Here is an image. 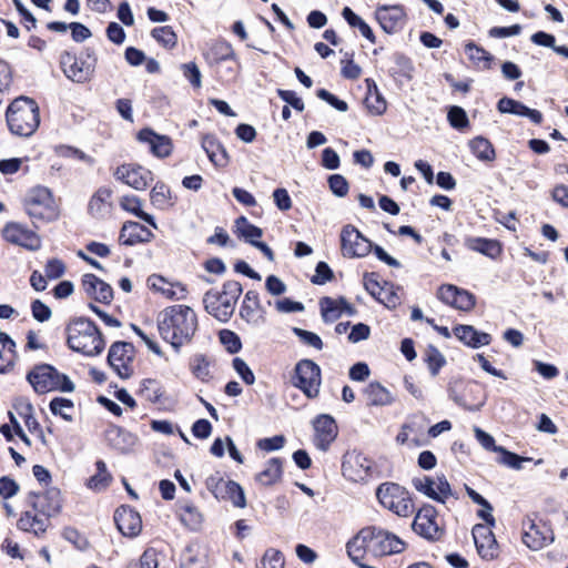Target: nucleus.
Listing matches in <instances>:
<instances>
[{
	"instance_id": "14",
	"label": "nucleus",
	"mask_w": 568,
	"mask_h": 568,
	"mask_svg": "<svg viewBox=\"0 0 568 568\" xmlns=\"http://www.w3.org/2000/svg\"><path fill=\"white\" fill-rule=\"evenodd\" d=\"M412 483L417 491L438 503L444 504L453 496L450 485L444 475H437L435 478L428 476L416 477Z\"/></svg>"
},
{
	"instance_id": "55",
	"label": "nucleus",
	"mask_w": 568,
	"mask_h": 568,
	"mask_svg": "<svg viewBox=\"0 0 568 568\" xmlns=\"http://www.w3.org/2000/svg\"><path fill=\"white\" fill-rule=\"evenodd\" d=\"M426 362L433 376H436L439 369L445 365L444 355L435 347H429L426 353Z\"/></svg>"
},
{
	"instance_id": "11",
	"label": "nucleus",
	"mask_w": 568,
	"mask_h": 568,
	"mask_svg": "<svg viewBox=\"0 0 568 568\" xmlns=\"http://www.w3.org/2000/svg\"><path fill=\"white\" fill-rule=\"evenodd\" d=\"M523 529L524 544L535 551L547 547L555 539L554 530L548 523L530 516L524 519Z\"/></svg>"
},
{
	"instance_id": "54",
	"label": "nucleus",
	"mask_w": 568,
	"mask_h": 568,
	"mask_svg": "<svg viewBox=\"0 0 568 568\" xmlns=\"http://www.w3.org/2000/svg\"><path fill=\"white\" fill-rule=\"evenodd\" d=\"M498 453L501 455L499 458L500 464H504L517 470L521 469L523 463L531 460V458L529 457L518 456L517 454L511 453L504 447H501V450H499Z\"/></svg>"
},
{
	"instance_id": "39",
	"label": "nucleus",
	"mask_w": 568,
	"mask_h": 568,
	"mask_svg": "<svg viewBox=\"0 0 568 568\" xmlns=\"http://www.w3.org/2000/svg\"><path fill=\"white\" fill-rule=\"evenodd\" d=\"M150 201L156 209L165 210L173 206L172 192L163 182H158L150 192Z\"/></svg>"
},
{
	"instance_id": "33",
	"label": "nucleus",
	"mask_w": 568,
	"mask_h": 568,
	"mask_svg": "<svg viewBox=\"0 0 568 568\" xmlns=\"http://www.w3.org/2000/svg\"><path fill=\"white\" fill-rule=\"evenodd\" d=\"M367 93L365 97V105L371 114L382 115L387 109V103L379 92L376 83L372 79H366Z\"/></svg>"
},
{
	"instance_id": "28",
	"label": "nucleus",
	"mask_w": 568,
	"mask_h": 568,
	"mask_svg": "<svg viewBox=\"0 0 568 568\" xmlns=\"http://www.w3.org/2000/svg\"><path fill=\"white\" fill-rule=\"evenodd\" d=\"M140 142L149 145L150 151L158 158H166L172 152L171 139L166 135L156 134L150 129H143L138 133Z\"/></svg>"
},
{
	"instance_id": "38",
	"label": "nucleus",
	"mask_w": 568,
	"mask_h": 568,
	"mask_svg": "<svg viewBox=\"0 0 568 568\" xmlns=\"http://www.w3.org/2000/svg\"><path fill=\"white\" fill-rule=\"evenodd\" d=\"M204 55L210 64H217L229 59H235L232 45L225 41L215 42Z\"/></svg>"
},
{
	"instance_id": "50",
	"label": "nucleus",
	"mask_w": 568,
	"mask_h": 568,
	"mask_svg": "<svg viewBox=\"0 0 568 568\" xmlns=\"http://www.w3.org/2000/svg\"><path fill=\"white\" fill-rule=\"evenodd\" d=\"M97 474L89 479V487L91 489L101 490L104 489L111 481V476L106 470L104 462H97Z\"/></svg>"
},
{
	"instance_id": "44",
	"label": "nucleus",
	"mask_w": 568,
	"mask_h": 568,
	"mask_svg": "<svg viewBox=\"0 0 568 568\" xmlns=\"http://www.w3.org/2000/svg\"><path fill=\"white\" fill-rule=\"evenodd\" d=\"M342 16L351 27L357 28L361 34L369 42H376L375 34L371 27L359 16L354 13L351 8L345 7L342 11Z\"/></svg>"
},
{
	"instance_id": "3",
	"label": "nucleus",
	"mask_w": 568,
	"mask_h": 568,
	"mask_svg": "<svg viewBox=\"0 0 568 568\" xmlns=\"http://www.w3.org/2000/svg\"><path fill=\"white\" fill-rule=\"evenodd\" d=\"M69 347L87 356L99 355L104 348V341L93 322L79 317L67 326Z\"/></svg>"
},
{
	"instance_id": "53",
	"label": "nucleus",
	"mask_w": 568,
	"mask_h": 568,
	"mask_svg": "<svg viewBox=\"0 0 568 568\" xmlns=\"http://www.w3.org/2000/svg\"><path fill=\"white\" fill-rule=\"evenodd\" d=\"M152 37L165 48H173L178 38L173 29L169 26L159 27L152 30Z\"/></svg>"
},
{
	"instance_id": "15",
	"label": "nucleus",
	"mask_w": 568,
	"mask_h": 568,
	"mask_svg": "<svg viewBox=\"0 0 568 568\" xmlns=\"http://www.w3.org/2000/svg\"><path fill=\"white\" fill-rule=\"evenodd\" d=\"M114 178L136 191H144L154 180L153 173L135 163L122 164L114 171Z\"/></svg>"
},
{
	"instance_id": "63",
	"label": "nucleus",
	"mask_w": 568,
	"mask_h": 568,
	"mask_svg": "<svg viewBox=\"0 0 568 568\" xmlns=\"http://www.w3.org/2000/svg\"><path fill=\"white\" fill-rule=\"evenodd\" d=\"M293 332L304 344L318 351L323 348V342L317 334L298 327H294Z\"/></svg>"
},
{
	"instance_id": "40",
	"label": "nucleus",
	"mask_w": 568,
	"mask_h": 568,
	"mask_svg": "<svg viewBox=\"0 0 568 568\" xmlns=\"http://www.w3.org/2000/svg\"><path fill=\"white\" fill-rule=\"evenodd\" d=\"M465 52L468 59L478 68L490 69V63L494 57L485 49L478 47L474 42H468L465 45Z\"/></svg>"
},
{
	"instance_id": "61",
	"label": "nucleus",
	"mask_w": 568,
	"mask_h": 568,
	"mask_svg": "<svg viewBox=\"0 0 568 568\" xmlns=\"http://www.w3.org/2000/svg\"><path fill=\"white\" fill-rule=\"evenodd\" d=\"M183 75L194 88H201L202 74L195 62H187L181 67Z\"/></svg>"
},
{
	"instance_id": "5",
	"label": "nucleus",
	"mask_w": 568,
	"mask_h": 568,
	"mask_svg": "<svg viewBox=\"0 0 568 568\" xmlns=\"http://www.w3.org/2000/svg\"><path fill=\"white\" fill-rule=\"evenodd\" d=\"M7 123L16 135H32L40 123L39 106L36 101L26 97L16 99L7 110Z\"/></svg>"
},
{
	"instance_id": "34",
	"label": "nucleus",
	"mask_w": 568,
	"mask_h": 568,
	"mask_svg": "<svg viewBox=\"0 0 568 568\" xmlns=\"http://www.w3.org/2000/svg\"><path fill=\"white\" fill-rule=\"evenodd\" d=\"M364 394L367 398V403L371 406H387L394 402L392 393L377 382L369 383Z\"/></svg>"
},
{
	"instance_id": "47",
	"label": "nucleus",
	"mask_w": 568,
	"mask_h": 568,
	"mask_svg": "<svg viewBox=\"0 0 568 568\" xmlns=\"http://www.w3.org/2000/svg\"><path fill=\"white\" fill-rule=\"evenodd\" d=\"M236 232L252 245L263 235L260 227L251 224L246 217L241 216L236 220Z\"/></svg>"
},
{
	"instance_id": "27",
	"label": "nucleus",
	"mask_w": 568,
	"mask_h": 568,
	"mask_svg": "<svg viewBox=\"0 0 568 568\" xmlns=\"http://www.w3.org/2000/svg\"><path fill=\"white\" fill-rule=\"evenodd\" d=\"M154 237L151 230L144 225L128 221L122 225L119 241L123 245L132 246L139 243H148Z\"/></svg>"
},
{
	"instance_id": "60",
	"label": "nucleus",
	"mask_w": 568,
	"mask_h": 568,
	"mask_svg": "<svg viewBox=\"0 0 568 568\" xmlns=\"http://www.w3.org/2000/svg\"><path fill=\"white\" fill-rule=\"evenodd\" d=\"M57 153L62 158L75 159V160L82 161L88 164L93 163V159L90 155L85 154L83 151H81L77 148H73V146L61 145V146L57 148Z\"/></svg>"
},
{
	"instance_id": "9",
	"label": "nucleus",
	"mask_w": 568,
	"mask_h": 568,
	"mask_svg": "<svg viewBox=\"0 0 568 568\" xmlns=\"http://www.w3.org/2000/svg\"><path fill=\"white\" fill-rule=\"evenodd\" d=\"M292 384L301 389L307 398H316L322 384L320 366L311 359L300 361L294 368Z\"/></svg>"
},
{
	"instance_id": "48",
	"label": "nucleus",
	"mask_w": 568,
	"mask_h": 568,
	"mask_svg": "<svg viewBox=\"0 0 568 568\" xmlns=\"http://www.w3.org/2000/svg\"><path fill=\"white\" fill-rule=\"evenodd\" d=\"M223 494H225V496L221 497L220 499H227L239 508H244L246 506L244 491L237 483L227 480L223 489Z\"/></svg>"
},
{
	"instance_id": "49",
	"label": "nucleus",
	"mask_w": 568,
	"mask_h": 568,
	"mask_svg": "<svg viewBox=\"0 0 568 568\" xmlns=\"http://www.w3.org/2000/svg\"><path fill=\"white\" fill-rule=\"evenodd\" d=\"M364 285L365 288L372 294L373 296L377 297L381 302H383L386 306H395L397 304V297L395 295H392L387 301H384L381 295L384 291L383 287H381L379 283L376 280V275L374 273L366 274L364 276Z\"/></svg>"
},
{
	"instance_id": "29",
	"label": "nucleus",
	"mask_w": 568,
	"mask_h": 568,
	"mask_svg": "<svg viewBox=\"0 0 568 568\" xmlns=\"http://www.w3.org/2000/svg\"><path fill=\"white\" fill-rule=\"evenodd\" d=\"M453 333L464 345L471 348H479L491 342L488 333L479 332L471 325H457L453 328Z\"/></svg>"
},
{
	"instance_id": "51",
	"label": "nucleus",
	"mask_w": 568,
	"mask_h": 568,
	"mask_svg": "<svg viewBox=\"0 0 568 568\" xmlns=\"http://www.w3.org/2000/svg\"><path fill=\"white\" fill-rule=\"evenodd\" d=\"M260 568H285V558L281 550L268 548L265 550Z\"/></svg>"
},
{
	"instance_id": "17",
	"label": "nucleus",
	"mask_w": 568,
	"mask_h": 568,
	"mask_svg": "<svg viewBox=\"0 0 568 568\" xmlns=\"http://www.w3.org/2000/svg\"><path fill=\"white\" fill-rule=\"evenodd\" d=\"M373 467V462L364 454L352 452L344 456L342 470L343 475L353 481L365 480Z\"/></svg>"
},
{
	"instance_id": "52",
	"label": "nucleus",
	"mask_w": 568,
	"mask_h": 568,
	"mask_svg": "<svg viewBox=\"0 0 568 568\" xmlns=\"http://www.w3.org/2000/svg\"><path fill=\"white\" fill-rule=\"evenodd\" d=\"M73 409V403L70 399L55 397L50 402V410L53 415L61 416L64 420L71 422L70 412Z\"/></svg>"
},
{
	"instance_id": "64",
	"label": "nucleus",
	"mask_w": 568,
	"mask_h": 568,
	"mask_svg": "<svg viewBox=\"0 0 568 568\" xmlns=\"http://www.w3.org/2000/svg\"><path fill=\"white\" fill-rule=\"evenodd\" d=\"M474 306L475 296L468 291L460 288L459 293L456 296V302L453 304V307L464 312H469L470 310L474 308Z\"/></svg>"
},
{
	"instance_id": "37",
	"label": "nucleus",
	"mask_w": 568,
	"mask_h": 568,
	"mask_svg": "<svg viewBox=\"0 0 568 568\" xmlns=\"http://www.w3.org/2000/svg\"><path fill=\"white\" fill-rule=\"evenodd\" d=\"M18 525L22 530L32 531L36 535H39L47 530L48 517L44 514L26 511L19 519Z\"/></svg>"
},
{
	"instance_id": "45",
	"label": "nucleus",
	"mask_w": 568,
	"mask_h": 568,
	"mask_svg": "<svg viewBox=\"0 0 568 568\" xmlns=\"http://www.w3.org/2000/svg\"><path fill=\"white\" fill-rule=\"evenodd\" d=\"M211 364L212 362L207 356L196 354L191 359L190 369L197 379L207 382L212 378Z\"/></svg>"
},
{
	"instance_id": "1",
	"label": "nucleus",
	"mask_w": 568,
	"mask_h": 568,
	"mask_svg": "<svg viewBox=\"0 0 568 568\" xmlns=\"http://www.w3.org/2000/svg\"><path fill=\"white\" fill-rule=\"evenodd\" d=\"M405 547V542L396 535L376 527H365L347 542V552L353 561H358L366 554L374 557L389 556L402 552Z\"/></svg>"
},
{
	"instance_id": "22",
	"label": "nucleus",
	"mask_w": 568,
	"mask_h": 568,
	"mask_svg": "<svg viewBox=\"0 0 568 568\" xmlns=\"http://www.w3.org/2000/svg\"><path fill=\"white\" fill-rule=\"evenodd\" d=\"M473 538L479 556L484 559H493L498 554V545L491 528L477 524L473 528Z\"/></svg>"
},
{
	"instance_id": "24",
	"label": "nucleus",
	"mask_w": 568,
	"mask_h": 568,
	"mask_svg": "<svg viewBox=\"0 0 568 568\" xmlns=\"http://www.w3.org/2000/svg\"><path fill=\"white\" fill-rule=\"evenodd\" d=\"M321 314L326 323L337 321L343 314L354 315V307L343 297H323L320 301Z\"/></svg>"
},
{
	"instance_id": "20",
	"label": "nucleus",
	"mask_w": 568,
	"mask_h": 568,
	"mask_svg": "<svg viewBox=\"0 0 568 568\" xmlns=\"http://www.w3.org/2000/svg\"><path fill=\"white\" fill-rule=\"evenodd\" d=\"M313 428L315 446L323 452L327 450L337 436L335 419L331 415L321 414L314 418Z\"/></svg>"
},
{
	"instance_id": "18",
	"label": "nucleus",
	"mask_w": 568,
	"mask_h": 568,
	"mask_svg": "<svg viewBox=\"0 0 568 568\" xmlns=\"http://www.w3.org/2000/svg\"><path fill=\"white\" fill-rule=\"evenodd\" d=\"M412 526L416 534L426 539L436 540L442 536V530L437 523V513L433 506L420 508Z\"/></svg>"
},
{
	"instance_id": "36",
	"label": "nucleus",
	"mask_w": 568,
	"mask_h": 568,
	"mask_svg": "<svg viewBox=\"0 0 568 568\" xmlns=\"http://www.w3.org/2000/svg\"><path fill=\"white\" fill-rule=\"evenodd\" d=\"M120 206L124 211L130 212V213L134 214L135 216L140 217L141 220H143L145 223H148L153 229H158V224H156L154 217L151 214H149L142 210V201L138 196L123 195L120 199Z\"/></svg>"
},
{
	"instance_id": "58",
	"label": "nucleus",
	"mask_w": 568,
	"mask_h": 568,
	"mask_svg": "<svg viewBox=\"0 0 568 568\" xmlns=\"http://www.w3.org/2000/svg\"><path fill=\"white\" fill-rule=\"evenodd\" d=\"M449 124L455 129H464L468 125V118L465 110L460 106H452L447 114Z\"/></svg>"
},
{
	"instance_id": "42",
	"label": "nucleus",
	"mask_w": 568,
	"mask_h": 568,
	"mask_svg": "<svg viewBox=\"0 0 568 568\" xmlns=\"http://www.w3.org/2000/svg\"><path fill=\"white\" fill-rule=\"evenodd\" d=\"M282 476V463L278 458L270 459L265 468L257 474L256 480L265 486L275 484Z\"/></svg>"
},
{
	"instance_id": "41",
	"label": "nucleus",
	"mask_w": 568,
	"mask_h": 568,
	"mask_svg": "<svg viewBox=\"0 0 568 568\" xmlns=\"http://www.w3.org/2000/svg\"><path fill=\"white\" fill-rule=\"evenodd\" d=\"M474 155L484 162H491L496 158L493 144L485 138L477 136L469 142Z\"/></svg>"
},
{
	"instance_id": "7",
	"label": "nucleus",
	"mask_w": 568,
	"mask_h": 568,
	"mask_svg": "<svg viewBox=\"0 0 568 568\" xmlns=\"http://www.w3.org/2000/svg\"><path fill=\"white\" fill-rule=\"evenodd\" d=\"M27 381L38 394L50 392L72 393L74 390V384L71 379L49 364L34 366L27 374Z\"/></svg>"
},
{
	"instance_id": "31",
	"label": "nucleus",
	"mask_w": 568,
	"mask_h": 568,
	"mask_svg": "<svg viewBox=\"0 0 568 568\" xmlns=\"http://www.w3.org/2000/svg\"><path fill=\"white\" fill-rule=\"evenodd\" d=\"M14 408L18 415L23 419L29 432L33 433L42 444H45V437L40 424L33 414L32 404L27 399L20 398L14 404Z\"/></svg>"
},
{
	"instance_id": "8",
	"label": "nucleus",
	"mask_w": 568,
	"mask_h": 568,
	"mask_svg": "<svg viewBox=\"0 0 568 568\" xmlns=\"http://www.w3.org/2000/svg\"><path fill=\"white\" fill-rule=\"evenodd\" d=\"M376 496L383 507L400 517H408L414 511L409 493L398 484L384 483L379 485Z\"/></svg>"
},
{
	"instance_id": "2",
	"label": "nucleus",
	"mask_w": 568,
	"mask_h": 568,
	"mask_svg": "<svg viewBox=\"0 0 568 568\" xmlns=\"http://www.w3.org/2000/svg\"><path fill=\"white\" fill-rule=\"evenodd\" d=\"M158 328L162 338L174 348L189 343L197 329L195 312L186 305L165 307L158 316Z\"/></svg>"
},
{
	"instance_id": "6",
	"label": "nucleus",
	"mask_w": 568,
	"mask_h": 568,
	"mask_svg": "<svg viewBox=\"0 0 568 568\" xmlns=\"http://www.w3.org/2000/svg\"><path fill=\"white\" fill-rule=\"evenodd\" d=\"M242 293V286L236 281H227L222 290H211L205 293L203 303L206 312L221 322H226L233 315L235 305Z\"/></svg>"
},
{
	"instance_id": "59",
	"label": "nucleus",
	"mask_w": 568,
	"mask_h": 568,
	"mask_svg": "<svg viewBox=\"0 0 568 568\" xmlns=\"http://www.w3.org/2000/svg\"><path fill=\"white\" fill-rule=\"evenodd\" d=\"M463 383L462 382H458V381H455V382H450L449 383V386H448V395L449 397L456 403L458 404L459 406H463L465 407L466 409H469V410H478L484 403H479L477 405H470L467 403V400L458 394L457 392V388L459 386H462Z\"/></svg>"
},
{
	"instance_id": "25",
	"label": "nucleus",
	"mask_w": 568,
	"mask_h": 568,
	"mask_svg": "<svg viewBox=\"0 0 568 568\" xmlns=\"http://www.w3.org/2000/svg\"><path fill=\"white\" fill-rule=\"evenodd\" d=\"M240 316L246 323L254 326L264 322V310L257 292L247 291L245 293L240 308Z\"/></svg>"
},
{
	"instance_id": "23",
	"label": "nucleus",
	"mask_w": 568,
	"mask_h": 568,
	"mask_svg": "<svg viewBox=\"0 0 568 568\" xmlns=\"http://www.w3.org/2000/svg\"><path fill=\"white\" fill-rule=\"evenodd\" d=\"M146 284L150 290L161 294L168 300H184L186 297V287L180 282H170L161 275L152 274L148 277Z\"/></svg>"
},
{
	"instance_id": "35",
	"label": "nucleus",
	"mask_w": 568,
	"mask_h": 568,
	"mask_svg": "<svg viewBox=\"0 0 568 568\" xmlns=\"http://www.w3.org/2000/svg\"><path fill=\"white\" fill-rule=\"evenodd\" d=\"M466 246L475 252L486 255L490 258H496L501 253V245L496 240L484 237H470L466 240Z\"/></svg>"
},
{
	"instance_id": "46",
	"label": "nucleus",
	"mask_w": 568,
	"mask_h": 568,
	"mask_svg": "<svg viewBox=\"0 0 568 568\" xmlns=\"http://www.w3.org/2000/svg\"><path fill=\"white\" fill-rule=\"evenodd\" d=\"M181 521L192 530H197L203 521L202 514L192 504L182 505L180 508Z\"/></svg>"
},
{
	"instance_id": "4",
	"label": "nucleus",
	"mask_w": 568,
	"mask_h": 568,
	"mask_svg": "<svg viewBox=\"0 0 568 568\" xmlns=\"http://www.w3.org/2000/svg\"><path fill=\"white\" fill-rule=\"evenodd\" d=\"M339 237L341 252L344 257L362 258L374 250L379 261L393 267L400 266V263L392 257L383 247L378 245L373 246V243L352 224L343 226Z\"/></svg>"
},
{
	"instance_id": "21",
	"label": "nucleus",
	"mask_w": 568,
	"mask_h": 568,
	"mask_svg": "<svg viewBox=\"0 0 568 568\" xmlns=\"http://www.w3.org/2000/svg\"><path fill=\"white\" fill-rule=\"evenodd\" d=\"M114 520L119 531L129 538L136 537L142 530V519L138 511L128 506L116 509Z\"/></svg>"
},
{
	"instance_id": "12",
	"label": "nucleus",
	"mask_w": 568,
	"mask_h": 568,
	"mask_svg": "<svg viewBox=\"0 0 568 568\" xmlns=\"http://www.w3.org/2000/svg\"><path fill=\"white\" fill-rule=\"evenodd\" d=\"M134 346L126 342H115L111 345L108 363L116 375L123 379L134 374Z\"/></svg>"
},
{
	"instance_id": "43",
	"label": "nucleus",
	"mask_w": 568,
	"mask_h": 568,
	"mask_svg": "<svg viewBox=\"0 0 568 568\" xmlns=\"http://www.w3.org/2000/svg\"><path fill=\"white\" fill-rule=\"evenodd\" d=\"M108 438L112 445L119 450H130L136 444V437L121 428H113L109 430Z\"/></svg>"
},
{
	"instance_id": "32",
	"label": "nucleus",
	"mask_w": 568,
	"mask_h": 568,
	"mask_svg": "<svg viewBox=\"0 0 568 568\" xmlns=\"http://www.w3.org/2000/svg\"><path fill=\"white\" fill-rule=\"evenodd\" d=\"M202 148L210 161L215 166H225L229 163V155L225 148L213 135H205L202 139Z\"/></svg>"
},
{
	"instance_id": "26",
	"label": "nucleus",
	"mask_w": 568,
	"mask_h": 568,
	"mask_svg": "<svg viewBox=\"0 0 568 568\" xmlns=\"http://www.w3.org/2000/svg\"><path fill=\"white\" fill-rule=\"evenodd\" d=\"M82 287L88 296L98 302L109 304L113 300L112 287L93 274L83 275Z\"/></svg>"
},
{
	"instance_id": "16",
	"label": "nucleus",
	"mask_w": 568,
	"mask_h": 568,
	"mask_svg": "<svg viewBox=\"0 0 568 568\" xmlns=\"http://www.w3.org/2000/svg\"><path fill=\"white\" fill-rule=\"evenodd\" d=\"M2 235L7 242L30 251H36L41 246L38 234L20 223H7L2 230Z\"/></svg>"
},
{
	"instance_id": "62",
	"label": "nucleus",
	"mask_w": 568,
	"mask_h": 568,
	"mask_svg": "<svg viewBox=\"0 0 568 568\" xmlns=\"http://www.w3.org/2000/svg\"><path fill=\"white\" fill-rule=\"evenodd\" d=\"M226 483L227 480H224L222 476L216 473L206 478L205 486L216 499H220L221 497L225 496V494H223V489Z\"/></svg>"
},
{
	"instance_id": "10",
	"label": "nucleus",
	"mask_w": 568,
	"mask_h": 568,
	"mask_svg": "<svg viewBox=\"0 0 568 568\" xmlns=\"http://www.w3.org/2000/svg\"><path fill=\"white\" fill-rule=\"evenodd\" d=\"M26 210L32 219L54 220L58 216L57 205L49 189H32L26 199Z\"/></svg>"
},
{
	"instance_id": "56",
	"label": "nucleus",
	"mask_w": 568,
	"mask_h": 568,
	"mask_svg": "<svg viewBox=\"0 0 568 568\" xmlns=\"http://www.w3.org/2000/svg\"><path fill=\"white\" fill-rule=\"evenodd\" d=\"M232 366L246 385H253L255 383V375L243 358L235 357L232 362Z\"/></svg>"
},
{
	"instance_id": "13",
	"label": "nucleus",
	"mask_w": 568,
	"mask_h": 568,
	"mask_svg": "<svg viewBox=\"0 0 568 568\" xmlns=\"http://www.w3.org/2000/svg\"><path fill=\"white\" fill-rule=\"evenodd\" d=\"M94 62L90 54L83 58L65 53L61 58L63 73L77 83H85L92 78L95 69Z\"/></svg>"
},
{
	"instance_id": "30",
	"label": "nucleus",
	"mask_w": 568,
	"mask_h": 568,
	"mask_svg": "<svg viewBox=\"0 0 568 568\" xmlns=\"http://www.w3.org/2000/svg\"><path fill=\"white\" fill-rule=\"evenodd\" d=\"M112 210V190L106 186L99 187L91 196L88 211L95 219H102Z\"/></svg>"
},
{
	"instance_id": "57",
	"label": "nucleus",
	"mask_w": 568,
	"mask_h": 568,
	"mask_svg": "<svg viewBox=\"0 0 568 568\" xmlns=\"http://www.w3.org/2000/svg\"><path fill=\"white\" fill-rule=\"evenodd\" d=\"M220 341L225 346L226 351L231 354L237 353L242 343L240 337L232 331L223 329L220 332Z\"/></svg>"
},
{
	"instance_id": "19",
	"label": "nucleus",
	"mask_w": 568,
	"mask_h": 568,
	"mask_svg": "<svg viewBox=\"0 0 568 568\" xmlns=\"http://www.w3.org/2000/svg\"><path fill=\"white\" fill-rule=\"evenodd\" d=\"M375 16L381 28L389 34L402 30L406 23L405 9L399 4L378 6Z\"/></svg>"
}]
</instances>
